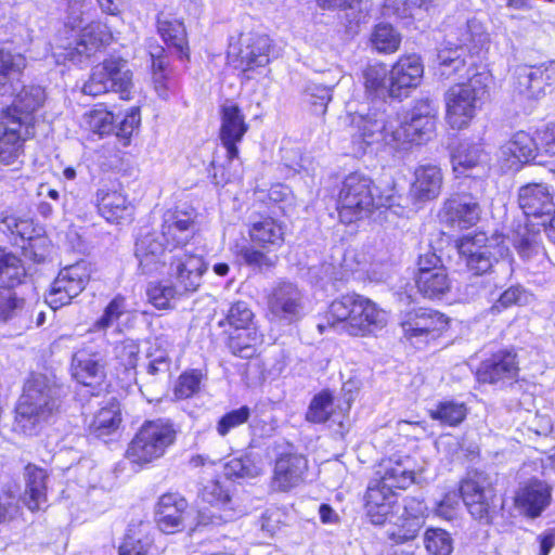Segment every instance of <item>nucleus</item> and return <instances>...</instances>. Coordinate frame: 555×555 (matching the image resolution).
<instances>
[{
    "label": "nucleus",
    "instance_id": "nucleus-1",
    "mask_svg": "<svg viewBox=\"0 0 555 555\" xmlns=\"http://www.w3.org/2000/svg\"><path fill=\"white\" fill-rule=\"evenodd\" d=\"M327 323L318 324L322 334L327 327H338L351 336L375 335L387 325V313L371 299L358 294H347L335 299L326 314Z\"/></svg>",
    "mask_w": 555,
    "mask_h": 555
},
{
    "label": "nucleus",
    "instance_id": "nucleus-2",
    "mask_svg": "<svg viewBox=\"0 0 555 555\" xmlns=\"http://www.w3.org/2000/svg\"><path fill=\"white\" fill-rule=\"evenodd\" d=\"M60 391L47 376H31L24 386L15 410L14 430L27 436L35 435L37 428L57 411Z\"/></svg>",
    "mask_w": 555,
    "mask_h": 555
},
{
    "label": "nucleus",
    "instance_id": "nucleus-3",
    "mask_svg": "<svg viewBox=\"0 0 555 555\" xmlns=\"http://www.w3.org/2000/svg\"><path fill=\"white\" fill-rule=\"evenodd\" d=\"M491 77L475 73L465 83H456L444 93L446 120L452 129L466 128L489 95Z\"/></svg>",
    "mask_w": 555,
    "mask_h": 555
},
{
    "label": "nucleus",
    "instance_id": "nucleus-4",
    "mask_svg": "<svg viewBox=\"0 0 555 555\" xmlns=\"http://www.w3.org/2000/svg\"><path fill=\"white\" fill-rule=\"evenodd\" d=\"M176 439L177 430L171 421H145L129 442L125 456L132 464L149 465L162 459Z\"/></svg>",
    "mask_w": 555,
    "mask_h": 555
},
{
    "label": "nucleus",
    "instance_id": "nucleus-5",
    "mask_svg": "<svg viewBox=\"0 0 555 555\" xmlns=\"http://www.w3.org/2000/svg\"><path fill=\"white\" fill-rule=\"evenodd\" d=\"M373 180L361 172L349 173L341 185L338 196V215L341 222L349 224L369 217L383 206V198L376 196Z\"/></svg>",
    "mask_w": 555,
    "mask_h": 555
},
{
    "label": "nucleus",
    "instance_id": "nucleus-6",
    "mask_svg": "<svg viewBox=\"0 0 555 555\" xmlns=\"http://www.w3.org/2000/svg\"><path fill=\"white\" fill-rule=\"evenodd\" d=\"M457 247L468 271L476 276L488 273L494 262L511 256L504 236L498 233L491 236L483 232L466 235Z\"/></svg>",
    "mask_w": 555,
    "mask_h": 555
},
{
    "label": "nucleus",
    "instance_id": "nucleus-7",
    "mask_svg": "<svg viewBox=\"0 0 555 555\" xmlns=\"http://www.w3.org/2000/svg\"><path fill=\"white\" fill-rule=\"evenodd\" d=\"M132 78L127 60L109 56L91 69L89 79L82 86V92L91 96L115 92L119 93L120 99H129L133 87Z\"/></svg>",
    "mask_w": 555,
    "mask_h": 555
},
{
    "label": "nucleus",
    "instance_id": "nucleus-8",
    "mask_svg": "<svg viewBox=\"0 0 555 555\" xmlns=\"http://www.w3.org/2000/svg\"><path fill=\"white\" fill-rule=\"evenodd\" d=\"M415 285L417 292L429 300H441L451 292L452 281L448 269L435 253L420 256Z\"/></svg>",
    "mask_w": 555,
    "mask_h": 555
},
{
    "label": "nucleus",
    "instance_id": "nucleus-9",
    "mask_svg": "<svg viewBox=\"0 0 555 555\" xmlns=\"http://www.w3.org/2000/svg\"><path fill=\"white\" fill-rule=\"evenodd\" d=\"M90 276L91 270L83 260L63 268L46 296L47 304L53 310L70 304L85 289Z\"/></svg>",
    "mask_w": 555,
    "mask_h": 555
},
{
    "label": "nucleus",
    "instance_id": "nucleus-10",
    "mask_svg": "<svg viewBox=\"0 0 555 555\" xmlns=\"http://www.w3.org/2000/svg\"><path fill=\"white\" fill-rule=\"evenodd\" d=\"M112 38V33L105 24L92 22L81 29L75 46L72 42L59 44L53 55L56 63H80L82 57H89L101 47L108 44Z\"/></svg>",
    "mask_w": 555,
    "mask_h": 555
},
{
    "label": "nucleus",
    "instance_id": "nucleus-11",
    "mask_svg": "<svg viewBox=\"0 0 555 555\" xmlns=\"http://www.w3.org/2000/svg\"><path fill=\"white\" fill-rule=\"evenodd\" d=\"M475 194L459 193L448 198L440 211V219L453 229H467L475 225L480 219L481 207L479 195L483 192V181L476 180Z\"/></svg>",
    "mask_w": 555,
    "mask_h": 555
},
{
    "label": "nucleus",
    "instance_id": "nucleus-12",
    "mask_svg": "<svg viewBox=\"0 0 555 555\" xmlns=\"http://www.w3.org/2000/svg\"><path fill=\"white\" fill-rule=\"evenodd\" d=\"M400 325L411 344L422 345L440 336L448 326V318L439 311L418 308L408 311Z\"/></svg>",
    "mask_w": 555,
    "mask_h": 555
},
{
    "label": "nucleus",
    "instance_id": "nucleus-13",
    "mask_svg": "<svg viewBox=\"0 0 555 555\" xmlns=\"http://www.w3.org/2000/svg\"><path fill=\"white\" fill-rule=\"evenodd\" d=\"M461 495L470 515L479 520L489 521L490 509L495 499V489L490 475L473 472L462 481Z\"/></svg>",
    "mask_w": 555,
    "mask_h": 555
},
{
    "label": "nucleus",
    "instance_id": "nucleus-14",
    "mask_svg": "<svg viewBox=\"0 0 555 555\" xmlns=\"http://www.w3.org/2000/svg\"><path fill=\"white\" fill-rule=\"evenodd\" d=\"M196 214L193 208L167 209L163 215L160 236L170 251L189 248L195 235Z\"/></svg>",
    "mask_w": 555,
    "mask_h": 555
},
{
    "label": "nucleus",
    "instance_id": "nucleus-15",
    "mask_svg": "<svg viewBox=\"0 0 555 555\" xmlns=\"http://www.w3.org/2000/svg\"><path fill=\"white\" fill-rule=\"evenodd\" d=\"M206 271L207 263L203 256L191 248L175 250L170 257L169 274L185 292H196Z\"/></svg>",
    "mask_w": 555,
    "mask_h": 555
},
{
    "label": "nucleus",
    "instance_id": "nucleus-16",
    "mask_svg": "<svg viewBox=\"0 0 555 555\" xmlns=\"http://www.w3.org/2000/svg\"><path fill=\"white\" fill-rule=\"evenodd\" d=\"M9 114H0V164L14 165L24 154V143L33 137V128Z\"/></svg>",
    "mask_w": 555,
    "mask_h": 555
},
{
    "label": "nucleus",
    "instance_id": "nucleus-17",
    "mask_svg": "<svg viewBox=\"0 0 555 555\" xmlns=\"http://www.w3.org/2000/svg\"><path fill=\"white\" fill-rule=\"evenodd\" d=\"M248 129L245 115L236 103L227 101L221 105L219 138L229 162L238 158L237 144L242 142Z\"/></svg>",
    "mask_w": 555,
    "mask_h": 555
},
{
    "label": "nucleus",
    "instance_id": "nucleus-18",
    "mask_svg": "<svg viewBox=\"0 0 555 555\" xmlns=\"http://www.w3.org/2000/svg\"><path fill=\"white\" fill-rule=\"evenodd\" d=\"M423 75L424 65L420 55H402L389 70L388 95L405 96L411 89L420 86Z\"/></svg>",
    "mask_w": 555,
    "mask_h": 555
},
{
    "label": "nucleus",
    "instance_id": "nucleus-19",
    "mask_svg": "<svg viewBox=\"0 0 555 555\" xmlns=\"http://www.w3.org/2000/svg\"><path fill=\"white\" fill-rule=\"evenodd\" d=\"M352 133V153L361 156L365 153L367 146L383 142L385 138L386 115L384 112L372 111L367 114H354L351 119Z\"/></svg>",
    "mask_w": 555,
    "mask_h": 555
},
{
    "label": "nucleus",
    "instance_id": "nucleus-20",
    "mask_svg": "<svg viewBox=\"0 0 555 555\" xmlns=\"http://www.w3.org/2000/svg\"><path fill=\"white\" fill-rule=\"evenodd\" d=\"M518 372L516 353L501 350L482 361L476 375L479 383L504 386L516 380Z\"/></svg>",
    "mask_w": 555,
    "mask_h": 555
},
{
    "label": "nucleus",
    "instance_id": "nucleus-21",
    "mask_svg": "<svg viewBox=\"0 0 555 555\" xmlns=\"http://www.w3.org/2000/svg\"><path fill=\"white\" fill-rule=\"evenodd\" d=\"M552 488L545 481L531 479L519 486L514 496V505L524 516L534 519L550 506Z\"/></svg>",
    "mask_w": 555,
    "mask_h": 555
},
{
    "label": "nucleus",
    "instance_id": "nucleus-22",
    "mask_svg": "<svg viewBox=\"0 0 555 555\" xmlns=\"http://www.w3.org/2000/svg\"><path fill=\"white\" fill-rule=\"evenodd\" d=\"M238 43L237 52H235L236 48L229 52V55L236 56L235 67L250 70L269 63L270 39L268 36L257 33L242 34Z\"/></svg>",
    "mask_w": 555,
    "mask_h": 555
},
{
    "label": "nucleus",
    "instance_id": "nucleus-23",
    "mask_svg": "<svg viewBox=\"0 0 555 555\" xmlns=\"http://www.w3.org/2000/svg\"><path fill=\"white\" fill-rule=\"evenodd\" d=\"M518 205L528 218L547 219L555 212L553 192L545 183H528L520 186Z\"/></svg>",
    "mask_w": 555,
    "mask_h": 555
},
{
    "label": "nucleus",
    "instance_id": "nucleus-24",
    "mask_svg": "<svg viewBox=\"0 0 555 555\" xmlns=\"http://www.w3.org/2000/svg\"><path fill=\"white\" fill-rule=\"evenodd\" d=\"M414 482V472L410 467L409 460L386 459L383 460L375 473V478L369 487H377L389 493L395 489H406Z\"/></svg>",
    "mask_w": 555,
    "mask_h": 555
},
{
    "label": "nucleus",
    "instance_id": "nucleus-25",
    "mask_svg": "<svg viewBox=\"0 0 555 555\" xmlns=\"http://www.w3.org/2000/svg\"><path fill=\"white\" fill-rule=\"evenodd\" d=\"M271 313L288 322L298 320L304 313L302 294L291 282H281L272 291L269 297Z\"/></svg>",
    "mask_w": 555,
    "mask_h": 555
},
{
    "label": "nucleus",
    "instance_id": "nucleus-26",
    "mask_svg": "<svg viewBox=\"0 0 555 555\" xmlns=\"http://www.w3.org/2000/svg\"><path fill=\"white\" fill-rule=\"evenodd\" d=\"M446 36L450 44H459L473 56L478 54L489 42V35L476 18H461L454 25L449 24Z\"/></svg>",
    "mask_w": 555,
    "mask_h": 555
},
{
    "label": "nucleus",
    "instance_id": "nucleus-27",
    "mask_svg": "<svg viewBox=\"0 0 555 555\" xmlns=\"http://www.w3.org/2000/svg\"><path fill=\"white\" fill-rule=\"evenodd\" d=\"M95 201L99 214L111 223L130 221L134 214V206L127 195L106 185L98 189Z\"/></svg>",
    "mask_w": 555,
    "mask_h": 555
},
{
    "label": "nucleus",
    "instance_id": "nucleus-28",
    "mask_svg": "<svg viewBox=\"0 0 555 555\" xmlns=\"http://www.w3.org/2000/svg\"><path fill=\"white\" fill-rule=\"evenodd\" d=\"M308 469V461L300 454H283L274 466L271 488L275 491L286 492L297 487L304 479Z\"/></svg>",
    "mask_w": 555,
    "mask_h": 555
},
{
    "label": "nucleus",
    "instance_id": "nucleus-29",
    "mask_svg": "<svg viewBox=\"0 0 555 555\" xmlns=\"http://www.w3.org/2000/svg\"><path fill=\"white\" fill-rule=\"evenodd\" d=\"M188 502L177 493L160 496L156 509L158 528L167 534L175 533L184 528Z\"/></svg>",
    "mask_w": 555,
    "mask_h": 555
},
{
    "label": "nucleus",
    "instance_id": "nucleus-30",
    "mask_svg": "<svg viewBox=\"0 0 555 555\" xmlns=\"http://www.w3.org/2000/svg\"><path fill=\"white\" fill-rule=\"evenodd\" d=\"M512 242L524 261L537 262L542 267L548 261L539 229L534 230L528 223H519L513 230Z\"/></svg>",
    "mask_w": 555,
    "mask_h": 555
},
{
    "label": "nucleus",
    "instance_id": "nucleus-31",
    "mask_svg": "<svg viewBox=\"0 0 555 555\" xmlns=\"http://www.w3.org/2000/svg\"><path fill=\"white\" fill-rule=\"evenodd\" d=\"M46 101V91L40 86H24L15 95L12 104L2 111V114L22 119L24 125L33 128L34 113L37 112Z\"/></svg>",
    "mask_w": 555,
    "mask_h": 555
},
{
    "label": "nucleus",
    "instance_id": "nucleus-32",
    "mask_svg": "<svg viewBox=\"0 0 555 555\" xmlns=\"http://www.w3.org/2000/svg\"><path fill=\"white\" fill-rule=\"evenodd\" d=\"M166 243L156 233L141 235L135 243V257L143 274H152L163 268Z\"/></svg>",
    "mask_w": 555,
    "mask_h": 555
},
{
    "label": "nucleus",
    "instance_id": "nucleus-33",
    "mask_svg": "<svg viewBox=\"0 0 555 555\" xmlns=\"http://www.w3.org/2000/svg\"><path fill=\"white\" fill-rule=\"evenodd\" d=\"M395 493H389L377 487H367L365 495L366 516L374 525L392 522L400 506L396 504Z\"/></svg>",
    "mask_w": 555,
    "mask_h": 555
},
{
    "label": "nucleus",
    "instance_id": "nucleus-34",
    "mask_svg": "<svg viewBox=\"0 0 555 555\" xmlns=\"http://www.w3.org/2000/svg\"><path fill=\"white\" fill-rule=\"evenodd\" d=\"M437 57L439 74L448 79L452 77L464 78L472 65L467 60L472 56L466 52V49L459 44H450L447 36L442 47L438 50Z\"/></svg>",
    "mask_w": 555,
    "mask_h": 555
},
{
    "label": "nucleus",
    "instance_id": "nucleus-35",
    "mask_svg": "<svg viewBox=\"0 0 555 555\" xmlns=\"http://www.w3.org/2000/svg\"><path fill=\"white\" fill-rule=\"evenodd\" d=\"M451 163L456 177L470 178L469 171H487L486 154L478 143L461 142L452 153Z\"/></svg>",
    "mask_w": 555,
    "mask_h": 555
},
{
    "label": "nucleus",
    "instance_id": "nucleus-36",
    "mask_svg": "<svg viewBox=\"0 0 555 555\" xmlns=\"http://www.w3.org/2000/svg\"><path fill=\"white\" fill-rule=\"evenodd\" d=\"M250 240L268 253L282 247L285 241V225L271 217H262L249 229Z\"/></svg>",
    "mask_w": 555,
    "mask_h": 555
},
{
    "label": "nucleus",
    "instance_id": "nucleus-37",
    "mask_svg": "<svg viewBox=\"0 0 555 555\" xmlns=\"http://www.w3.org/2000/svg\"><path fill=\"white\" fill-rule=\"evenodd\" d=\"M538 150L535 140L528 132L518 131L501 146L500 153L509 163V168H518L520 164L534 159Z\"/></svg>",
    "mask_w": 555,
    "mask_h": 555
},
{
    "label": "nucleus",
    "instance_id": "nucleus-38",
    "mask_svg": "<svg viewBox=\"0 0 555 555\" xmlns=\"http://www.w3.org/2000/svg\"><path fill=\"white\" fill-rule=\"evenodd\" d=\"M72 371L75 379L85 386L100 384L105 376L102 358L87 350H79L74 354Z\"/></svg>",
    "mask_w": 555,
    "mask_h": 555
},
{
    "label": "nucleus",
    "instance_id": "nucleus-39",
    "mask_svg": "<svg viewBox=\"0 0 555 555\" xmlns=\"http://www.w3.org/2000/svg\"><path fill=\"white\" fill-rule=\"evenodd\" d=\"M47 479L44 469L31 464L26 466L23 502L29 511L42 509L47 504Z\"/></svg>",
    "mask_w": 555,
    "mask_h": 555
},
{
    "label": "nucleus",
    "instance_id": "nucleus-40",
    "mask_svg": "<svg viewBox=\"0 0 555 555\" xmlns=\"http://www.w3.org/2000/svg\"><path fill=\"white\" fill-rule=\"evenodd\" d=\"M411 188L413 197L418 201H431L439 196L442 189L441 169L434 165L420 166L415 170Z\"/></svg>",
    "mask_w": 555,
    "mask_h": 555
},
{
    "label": "nucleus",
    "instance_id": "nucleus-41",
    "mask_svg": "<svg viewBox=\"0 0 555 555\" xmlns=\"http://www.w3.org/2000/svg\"><path fill=\"white\" fill-rule=\"evenodd\" d=\"M548 76L546 70L531 66H519L515 70V90L528 99H538L545 93Z\"/></svg>",
    "mask_w": 555,
    "mask_h": 555
},
{
    "label": "nucleus",
    "instance_id": "nucleus-42",
    "mask_svg": "<svg viewBox=\"0 0 555 555\" xmlns=\"http://www.w3.org/2000/svg\"><path fill=\"white\" fill-rule=\"evenodd\" d=\"M26 67V59L21 53L0 49V95L11 94L14 83Z\"/></svg>",
    "mask_w": 555,
    "mask_h": 555
},
{
    "label": "nucleus",
    "instance_id": "nucleus-43",
    "mask_svg": "<svg viewBox=\"0 0 555 555\" xmlns=\"http://www.w3.org/2000/svg\"><path fill=\"white\" fill-rule=\"evenodd\" d=\"M158 33L166 44L175 49L180 57L188 55L185 28L180 21L159 17Z\"/></svg>",
    "mask_w": 555,
    "mask_h": 555
},
{
    "label": "nucleus",
    "instance_id": "nucleus-44",
    "mask_svg": "<svg viewBox=\"0 0 555 555\" xmlns=\"http://www.w3.org/2000/svg\"><path fill=\"white\" fill-rule=\"evenodd\" d=\"M468 409L465 403L455 400H444L429 410V416L447 426H457L467 416Z\"/></svg>",
    "mask_w": 555,
    "mask_h": 555
},
{
    "label": "nucleus",
    "instance_id": "nucleus-45",
    "mask_svg": "<svg viewBox=\"0 0 555 555\" xmlns=\"http://www.w3.org/2000/svg\"><path fill=\"white\" fill-rule=\"evenodd\" d=\"M26 271L22 260L12 253L0 249V284L3 289H12L22 283Z\"/></svg>",
    "mask_w": 555,
    "mask_h": 555
},
{
    "label": "nucleus",
    "instance_id": "nucleus-46",
    "mask_svg": "<svg viewBox=\"0 0 555 555\" xmlns=\"http://www.w3.org/2000/svg\"><path fill=\"white\" fill-rule=\"evenodd\" d=\"M121 422L120 409L117 402H109L94 415L90 430L98 437L115 431Z\"/></svg>",
    "mask_w": 555,
    "mask_h": 555
},
{
    "label": "nucleus",
    "instance_id": "nucleus-47",
    "mask_svg": "<svg viewBox=\"0 0 555 555\" xmlns=\"http://www.w3.org/2000/svg\"><path fill=\"white\" fill-rule=\"evenodd\" d=\"M383 142L396 151L408 150L414 143L404 120L387 118Z\"/></svg>",
    "mask_w": 555,
    "mask_h": 555
},
{
    "label": "nucleus",
    "instance_id": "nucleus-48",
    "mask_svg": "<svg viewBox=\"0 0 555 555\" xmlns=\"http://www.w3.org/2000/svg\"><path fill=\"white\" fill-rule=\"evenodd\" d=\"M389 70L383 64L369 65L363 70L364 88L370 96L388 94Z\"/></svg>",
    "mask_w": 555,
    "mask_h": 555
},
{
    "label": "nucleus",
    "instance_id": "nucleus-49",
    "mask_svg": "<svg viewBox=\"0 0 555 555\" xmlns=\"http://www.w3.org/2000/svg\"><path fill=\"white\" fill-rule=\"evenodd\" d=\"M261 343V337L255 328L240 331L236 335H231L228 347L231 352L242 359L253 358L256 353V346Z\"/></svg>",
    "mask_w": 555,
    "mask_h": 555
},
{
    "label": "nucleus",
    "instance_id": "nucleus-50",
    "mask_svg": "<svg viewBox=\"0 0 555 555\" xmlns=\"http://www.w3.org/2000/svg\"><path fill=\"white\" fill-rule=\"evenodd\" d=\"M334 412V399L328 390L317 393L306 412V421L312 424H322L330 420Z\"/></svg>",
    "mask_w": 555,
    "mask_h": 555
},
{
    "label": "nucleus",
    "instance_id": "nucleus-51",
    "mask_svg": "<svg viewBox=\"0 0 555 555\" xmlns=\"http://www.w3.org/2000/svg\"><path fill=\"white\" fill-rule=\"evenodd\" d=\"M115 358L118 364L124 369V373L129 380L134 379L137 375V363L139 359V345L132 339H126L118 343L115 348Z\"/></svg>",
    "mask_w": 555,
    "mask_h": 555
},
{
    "label": "nucleus",
    "instance_id": "nucleus-52",
    "mask_svg": "<svg viewBox=\"0 0 555 555\" xmlns=\"http://www.w3.org/2000/svg\"><path fill=\"white\" fill-rule=\"evenodd\" d=\"M116 118L103 105H98L83 115L86 127L100 135L111 133L115 128Z\"/></svg>",
    "mask_w": 555,
    "mask_h": 555
},
{
    "label": "nucleus",
    "instance_id": "nucleus-53",
    "mask_svg": "<svg viewBox=\"0 0 555 555\" xmlns=\"http://www.w3.org/2000/svg\"><path fill=\"white\" fill-rule=\"evenodd\" d=\"M253 320L254 312L251 311L249 305L240 300L230 306L227 311L225 319L220 321L219 324L221 326L228 324L235 331H248L254 328L251 327Z\"/></svg>",
    "mask_w": 555,
    "mask_h": 555
},
{
    "label": "nucleus",
    "instance_id": "nucleus-54",
    "mask_svg": "<svg viewBox=\"0 0 555 555\" xmlns=\"http://www.w3.org/2000/svg\"><path fill=\"white\" fill-rule=\"evenodd\" d=\"M424 544L429 555H451L453 551L451 534L440 528L427 529L424 535Z\"/></svg>",
    "mask_w": 555,
    "mask_h": 555
},
{
    "label": "nucleus",
    "instance_id": "nucleus-55",
    "mask_svg": "<svg viewBox=\"0 0 555 555\" xmlns=\"http://www.w3.org/2000/svg\"><path fill=\"white\" fill-rule=\"evenodd\" d=\"M371 40L377 51L383 53H393L400 46L401 37L392 26L388 24H379L375 27Z\"/></svg>",
    "mask_w": 555,
    "mask_h": 555
},
{
    "label": "nucleus",
    "instance_id": "nucleus-56",
    "mask_svg": "<svg viewBox=\"0 0 555 555\" xmlns=\"http://www.w3.org/2000/svg\"><path fill=\"white\" fill-rule=\"evenodd\" d=\"M236 516L233 508L219 509L212 506L201 508L197 513V521L192 531L201 530L208 526H219L231 521Z\"/></svg>",
    "mask_w": 555,
    "mask_h": 555
},
{
    "label": "nucleus",
    "instance_id": "nucleus-57",
    "mask_svg": "<svg viewBox=\"0 0 555 555\" xmlns=\"http://www.w3.org/2000/svg\"><path fill=\"white\" fill-rule=\"evenodd\" d=\"M395 518L396 520L392 519L393 527L389 528L387 533L391 540L398 543L413 540L423 526V524L420 521L409 517H401V514Z\"/></svg>",
    "mask_w": 555,
    "mask_h": 555
},
{
    "label": "nucleus",
    "instance_id": "nucleus-58",
    "mask_svg": "<svg viewBox=\"0 0 555 555\" xmlns=\"http://www.w3.org/2000/svg\"><path fill=\"white\" fill-rule=\"evenodd\" d=\"M260 473L261 467L250 456L234 457L224 465V474L230 478H254Z\"/></svg>",
    "mask_w": 555,
    "mask_h": 555
},
{
    "label": "nucleus",
    "instance_id": "nucleus-59",
    "mask_svg": "<svg viewBox=\"0 0 555 555\" xmlns=\"http://www.w3.org/2000/svg\"><path fill=\"white\" fill-rule=\"evenodd\" d=\"M142 527H144L143 522L129 527L119 546V555H146L147 542L141 538Z\"/></svg>",
    "mask_w": 555,
    "mask_h": 555
},
{
    "label": "nucleus",
    "instance_id": "nucleus-60",
    "mask_svg": "<svg viewBox=\"0 0 555 555\" xmlns=\"http://www.w3.org/2000/svg\"><path fill=\"white\" fill-rule=\"evenodd\" d=\"M249 416L250 409L246 405L232 410L220 417L216 425V430L221 437H224L232 429L245 424Z\"/></svg>",
    "mask_w": 555,
    "mask_h": 555
},
{
    "label": "nucleus",
    "instance_id": "nucleus-61",
    "mask_svg": "<svg viewBox=\"0 0 555 555\" xmlns=\"http://www.w3.org/2000/svg\"><path fill=\"white\" fill-rule=\"evenodd\" d=\"M24 309V300L12 289L0 291V322L16 318Z\"/></svg>",
    "mask_w": 555,
    "mask_h": 555
},
{
    "label": "nucleus",
    "instance_id": "nucleus-62",
    "mask_svg": "<svg viewBox=\"0 0 555 555\" xmlns=\"http://www.w3.org/2000/svg\"><path fill=\"white\" fill-rule=\"evenodd\" d=\"M149 301L157 309H167L170 307V301L178 294L173 285L151 283L147 287Z\"/></svg>",
    "mask_w": 555,
    "mask_h": 555
},
{
    "label": "nucleus",
    "instance_id": "nucleus-63",
    "mask_svg": "<svg viewBox=\"0 0 555 555\" xmlns=\"http://www.w3.org/2000/svg\"><path fill=\"white\" fill-rule=\"evenodd\" d=\"M202 499L210 506L224 509L233 508L231 506V498L228 492L222 488L219 481L208 482L202 490Z\"/></svg>",
    "mask_w": 555,
    "mask_h": 555
},
{
    "label": "nucleus",
    "instance_id": "nucleus-64",
    "mask_svg": "<svg viewBox=\"0 0 555 555\" xmlns=\"http://www.w3.org/2000/svg\"><path fill=\"white\" fill-rule=\"evenodd\" d=\"M202 382V373L193 370L186 372L179 377L175 388V395L178 399H188L199 390Z\"/></svg>",
    "mask_w": 555,
    "mask_h": 555
}]
</instances>
